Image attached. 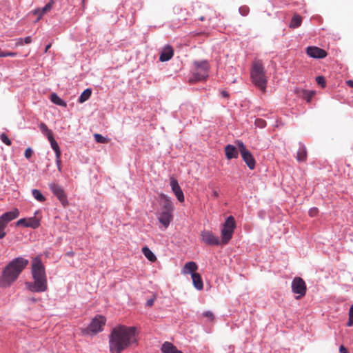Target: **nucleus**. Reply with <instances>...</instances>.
Instances as JSON below:
<instances>
[{"label":"nucleus","mask_w":353,"mask_h":353,"mask_svg":"<svg viewBox=\"0 0 353 353\" xmlns=\"http://www.w3.org/2000/svg\"><path fill=\"white\" fill-rule=\"evenodd\" d=\"M318 214V209L316 208H312L309 210V215L312 217L315 216Z\"/></svg>","instance_id":"nucleus-40"},{"label":"nucleus","mask_w":353,"mask_h":353,"mask_svg":"<svg viewBox=\"0 0 353 353\" xmlns=\"http://www.w3.org/2000/svg\"><path fill=\"white\" fill-rule=\"evenodd\" d=\"M38 213V211H36L34 213V215H36Z\"/></svg>","instance_id":"nucleus-58"},{"label":"nucleus","mask_w":353,"mask_h":353,"mask_svg":"<svg viewBox=\"0 0 353 353\" xmlns=\"http://www.w3.org/2000/svg\"><path fill=\"white\" fill-rule=\"evenodd\" d=\"M346 83L351 88H353V81L352 80H348L346 81Z\"/></svg>","instance_id":"nucleus-50"},{"label":"nucleus","mask_w":353,"mask_h":353,"mask_svg":"<svg viewBox=\"0 0 353 353\" xmlns=\"http://www.w3.org/2000/svg\"><path fill=\"white\" fill-rule=\"evenodd\" d=\"M56 161V165L57 166V169L59 172H61V160H58V161Z\"/></svg>","instance_id":"nucleus-46"},{"label":"nucleus","mask_w":353,"mask_h":353,"mask_svg":"<svg viewBox=\"0 0 353 353\" xmlns=\"http://www.w3.org/2000/svg\"><path fill=\"white\" fill-rule=\"evenodd\" d=\"M221 96H222L223 97H225V98H226V97H229V94H228V92L227 91H225V90L221 91Z\"/></svg>","instance_id":"nucleus-48"},{"label":"nucleus","mask_w":353,"mask_h":353,"mask_svg":"<svg viewBox=\"0 0 353 353\" xmlns=\"http://www.w3.org/2000/svg\"><path fill=\"white\" fill-rule=\"evenodd\" d=\"M170 185L172 191L176 196L178 201L179 202H183L184 201V194H183V192L181 187L179 185L177 180L173 177H171L170 181Z\"/></svg>","instance_id":"nucleus-12"},{"label":"nucleus","mask_w":353,"mask_h":353,"mask_svg":"<svg viewBox=\"0 0 353 353\" xmlns=\"http://www.w3.org/2000/svg\"><path fill=\"white\" fill-rule=\"evenodd\" d=\"M106 319L103 316L99 315L92 319L90 322L88 330L92 333H98L103 330V327L105 324Z\"/></svg>","instance_id":"nucleus-11"},{"label":"nucleus","mask_w":353,"mask_h":353,"mask_svg":"<svg viewBox=\"0 0 353 353\" xmlns=\"http://www.w3.org/2000/svg\"><path fill=\"white\" fill-rule=\"evenodd\" d=\"M194 65L198 71L193 73L194 81H201L208 77L209 63L207 61H194Z\"/></svg>","instance_id":"nucleus-6"},{"label":"nucleus","mask_w":353,"mask_h":353,"mask_svg":"<svg viewBox=\"0 0 353 353\" xmlns=\"http://www.w3.org/2000/svg\"><path fill=\"white\" fill-rule=\"evenodd\" d=\"M0 139L3 143H4L7 145H10L12 143L10 139L5 134H1L0 135Z\"/></svg>","instance_id":"nucleus-33"},{"label":"nucleus","mask_w":353,"mask_h":353,"mask_svg":"<svg viewBox=\"0 0 353 353\" xmlns=\"http://www.w3.org/2000/svg\"><path fill=\"white\" fill-rule=\"evenodd\" d=\"M201 239L202 242L208 245H219L222 243L219 236L214 234L212 231L207 230L201 232Z\"/></svg>","instance_id":"nucleus-9"},{"label":"nucleus","mask_w":353,"mask_h":353,"mask_svg":"<svg viewBox=\"0 0 353 353\" xmlns=\"http://www.w3.org/2000/svg\"><path fill=\"white\" fill-rule=\"evenodd\" d=\"M198 269V266L196 263L194 261H190L185 264L184 267L182 270V273L184 274H190L191 276L192 274H197L195 272Z\"/></svg>","instance_id":"nucleus-19"},{"label":"nucleus","mask_w":353,"mask_h":353,"mask_svg":"<svg viewBox=\"0 0 353 353\" xmlns=\"http://www.w3.org/2000/svg\"><path fill=\"white\" fill-rule=\"evenodd\" d=\"M28 263L29 261L22 256L13 259L3 270V282L10 285L18 279Z\"/></svg>","instance_id":"nucleus-3"},{"label":"nucleus","mask_w":353,"mask_h":353,"mask_svg":"<svg viewBox=\"0 0 353 353\" xmlns=\"http://www.w3.org/2000/svg\"><path fill=\"white\" fill-rule=\"evenodd\" d=\"M40 225V221L35 216L30 217L28 219L26 228H31L32 229L38 228Z\"/></svg>","instance_id":"nucleus-26"},{"label":"nucleus","mask_w":353,"mask_h":353,"mask_svg":"<svg viewBox=\"0 0 353 353\" xmlns=\"http://www.w3.org/2000/svg\"><path fill=\"white\" fill-rule=\"evenodd\" d=\"M307 54L314 59H322L327 56V52L318 47L309 46L306 49Z\"/></svg>","instance_id":"nucleus-13"},{"label":"nucleus","mask_w":353,"mask_h":353,"mask_svg":"<svg viewBox=\"0 0 353 353\" xmlns=\"http://www.w3.org/2000/svg\"><path fill=\"white\" fill-rule=\"evenodd\" d=\"M54 4V1L50 0L48 2V3H46V6L42 9H41V14L39 15V17L37 19V21H39L47 12L50 11L52 8Z\"/></svg>","instance_id":"nucleus-24"},{"label":"nucleus","mask_w":353,"mask_h":353,"mask_svg":"<svg viewBox=\"0 0 353 353\" xmlns=\"http://www.w3.org/2000/svg\"><path fill=\"white\" fill-rule=\"evenodd\" d=\"M316 83L324 88L326 85L325 78L323 76H318L316 78Z\"/></svg>","instance_id":"nucleus-34"},{"label":"nucleus","mask_w":353,"mask_h":353,"mask_svg":"<svg viewBox=\"0 0 353 353\" xmlns=\"http://www.w3.org/2000/svg\"><path fill=\"white\" fill-rule=\"evenodd\" d=\"M31 273L34 282H26V286L32 292H43L48 289L46 268L40 256L34 257L32 260Z\"/></svg>","instance_id":"nucleus-2"},{"label":"nucleus","mask_w":353,"mask_h":353,"mask_svg":"<svg viewBox=\"0 0 353 353\" xmlns=\"http://www.w3.org/2000/svg\"><path fill=\"white\" fill-rule=\"evenodd\" d=\"M236 143L244 162L250 170L254 169L256 162L251 152L246 148L241 141L238 140Z\"/></svg>","instance_id":"nucleus-7"},{"label":"nucleus","mask_w":353,"mask_h":353,"mask_svg":"<svg viewBox=\"0 0 353 353\" xmlns=\"http://www.w3.org/2000/svg\"><path fill=\"white\" fill-rule=\"evenodd\" d=\"M203 315L211 319H214V314L211 311H205L203 313Z\"/></svg>","instance_id":"nucleus-41"},{"label":"nucleus","mask_w":353,"mask_h":353,"mask_svg":"<svg viewBox=\"0 0 353 353\" xmlns=\"http://www.w3.org/2000/svg\"><path fill=\"white\" fill-rule=\"evenodd\" d=\"M19 216V211L17 208H14L11 211L6 212L0 216L1 220L4 223L8 224L9 222L17 219Z\"/></svg>","instance_id":"nucleus-15"},{"label":"nucleus","mask_w":353,"mask_h":353,"mask_svg":"<svg viewBox=\"0 0 353 353\" xmlns=\"http://www.w3.org/2000/svg\"><path fill=\"white\" fill-rule=\"evenodd\" d=\"M23 41L26 44H29L32 42V37L30 36H28L23 39Z\"/></svg>","instance_id":"nucleus-44"},{"label":"nucleus","mask_w":353,"mask_h":353,"mask_svg":"<svg viewBox=\"0 0 353 353\" xmlns=\"http://www.w3.org/2000/svg\"><path fill=\"white\" fill-rule=\"evenodd\" d=\"M212 196L213 197H214V198H217V197H219V193H218V192H217V191H216V190L213 191V192H212Z\"/></svg>","instance_id":"nucleus-51"},{"label":"nucleus","mask_w":353,"mask_h":353,"mask_svg":"<svg viewBox=\"0 0 353 353\" xmlns=\"http://www.w3.org/2000/svg\"><path fill=\"white\" fill-rule=\"evenodd\" d=\"M6 57V52L0 51V57Z\"/></svg>","instance_id":"nucleus-52"},{"label":"nucleus","mask_w":353,"mask_h":353,"mask_svg":"<svg viewBox=\"0 0 353 353\" xmlns=\"http://www.w3.org/2000/svg\"><path fill=\"white\" fill-rule=\"evenodd\" d=\"M161 350L163 353H183L181 350H179L172 343L168 341L163 343Z\"/></svg>","instance_id":"nucleus-20"},{"label":"nucleus","mask_w":353,"mask_h":353,"mask_svg":"<svg viewBox=\"0 0 353 353\" xmlns=\"http://www.w3.org/2000/svg\"><path fill=\"white\" fill-rule=\"evenodd\" d=\"M50 100L51 101L57 105H59V106H61V107H66L67 106V103L66 102L63 100L62 99H61L58 95L57 94H56L55 92H53L50 95Z\"/></svg>","instance_id":"nucleus-23"},{"label":"nucleus","mask_w":353,"mask_h":353,"mask_svg":"<svg viewBox=\"0 0 353 353\" xmlns=\"http://www.w3.org/2000/svg\"><path fill=\"white\" fill-rule=\"evenodd\" d=\"M31 301H32V302H36V301H37V299H34V298H32V299H31Z\"/></svg>","instance_id":"nucleus-57"},{"label":"nucleus","mask_w":353,"mask_h":353,"mask_svg":"<svg viewBox=\"0 0 353 353\" xmlns=\"http://www.w3.org/2000/svg\"><path fill=\"white\" fill-rule=\"evenodd\" d=\"M157 218L159 221L164 226V228H167L172 221V212L161 210V212L157 214Z\"/></svg>","instance_id":"nucleus-14"},{"label":"nucleus","mask_w":353,"mask_h":353,"mask_svg":"<svg viewBox=\"0 0 353 353\" xmlns=\"http://www.w3.org/2000/svg\"><path fill=\"white\" fill-rule=\"evenodd\" d=\"M51 44H48L46 46L45 52H47L48 49L50 48Z\"/></svg>","instance_id":"nucleus-53"},{"label":"nucleus","mask_w":353,"mask_h":353,"mask_svg":"<svg viewBox=\"0 0 353 353\" xmlns=\"http://www.w3.org/2000/svg\"><path fill=\"white\" fill-rule=\"evenodd\" d=\"M235 228L234 218L232 216H228L221 230V243L223 244H227L232 239Z\"/></svg>","instance_id":"nucleus-5"},{"label":"nucleus","mask_w":353,"mask_h":353,"mask_svg":"<svg viewBox=\"0 0 353 353\" xmlns=\"http://www.w3.org/2000/svg\"><path fill=\"white\" fill-rule=\"evenodd\" d=\"M92 90L90 88L85 89L80 95L79 98V103H83L86 101L91 96Z\"/></svg>","instance_id":"nucleus-28"},{"label":"nucleus","mask_w":353,"mask_h":353,"mask_svg":"<svg viewBox=\"0 0 353 353\" xmlns=\"http://www.w3.org/2000/svg\"><path fill=\"white\" fill-rule=\"evenodd\" d=\"M204 19H205V18H204V17H203V16H200V17H198V19H199V20H200V21H203L204 20Z\"/></svg>","instance_id":"nucleus-54"},{"label":"nucleus","mask_w":353,"mask_h":353,"mask_svg":"<svg viewBox=\"0 0 353 353\" xmlns=\"http://www.w3.org/2000/svg\"><path fill=\"white\" fill-rule=\"evenodd\" d=\"M33 13L34 14H38V16L41 14V9L40 8H37L35 10H33Z\"/></svg>","instance_id":"nucleus-49"},{"label":"nucleus","mask_w":353,"mask_h":353,"mask_svg":"<svg viewBox=\"0 0 353 353\" xmlns=\"http://www.w3.org/2000/svg\"><path fill=\"white\" fill-rule=\"evenodd\" d=\"M299 145V147L296 152V160L298 161H305L307 159L306 147L301 142H300Z\"/></svg>","instance_id":"nucleus-21"},{"label":"nucleus","mask_w":353,"mask_h":353,"mask_svg":"<svg viewBox=\"0 0 353 353\" xmlns=\"http://www.w3.org/2000/svg\"><path fill=\"white\" fill-rule=\"evenodd\" d=\"M32 194L33 197L39 202H44L46 201L45 196L42 194L40 190L37 189H33L32 190Z\"/></svg>","instance_id":"nucleus-30"},{"label":"nucleus","mask_w":353,"mask_h":353,"mask_svg":"<svg viewBox=\"0 0 353 353\" xmlns=\"http://www.w3.org/2000/svg\"><path fill=\"white\" fill-rule=\"evenodd\" d=\"M39 128L41 130V132L47 137V138L48 139L49 137H52V132L51 130H50L47 125L44 123H41L39 125Z\"/></svg>","instance_id":"nucleus-29"},{"label":"nucleus","mask_w":353,"mask_h":353,"mask_svg":"<svg viewBox=\"0 0 353 353\" xmlns=\"http://www.w3.org/2000/svg\"><path fill=\"white\" fill-rule=\"evenodd\" d=\"M54 152L55 153V158H56L55 161L61 160V150L59 149L58 150H55Z\"/></svg>","instance_id":"nucleus-42"},{"label":"nucleus","mask_w":353,"mask_h":353,"mask_svg":"<svg viewBox=\"0 0 353 353\" xmlns=\"http://www.w3.org/2000/svg\"><path fill=\"white\" fill-rule=\"evenodd\" d=\"M27 222H28V219H25V218H23V219H21L19 220H18L16 223V225H23L24 227H26V224H27Z\"/></svg>","instance_id":"nucleus-39"},{"label":"nucleus","mask_w":353,"mask_h":353,"mask_svg":"<svg viewBox=\"0 0 353 353\" xmlns=\"http://www.w3.org/2000/svg\"><path fill=\"white\" fill-rule=\"evenodd\" d=\"M194 287L197 290H201L203 288V283L201 279V275L197 274H192L191 276Z\"/></svg>","instance_id":"nucleus-22"},{"label":"nucleus","mask_w":353,"mask_h":353,"mask_svg":"<svg viewBox=\"0 0 353 353\" xmlns=\"http://www.w3.org/2000/svg\"><path fill=\"white\" fill-rule=\"evenodd\" d=\"M250 79L256 87L262 92H265L268 79L265 76L264 66L261 61L256 60L253 62L250 70Z\"/></svg>","instance_id":"nucleus-4"},{"label":"nucleus","mask_w":353,"mask_h":353,"mask_svg":"<svg viewBox=\"0 0 353 353\" xmlns=\"http://www.w3.org/2000/svg\"><path fill=\"white\" fill-rule=\"evenodd\" d=\"M172 56L173 49L170 46L168 45L163 48L159 57V60L162 62H165L169 61Z\"/></svg>","instance_id":"nucleus-16"},{"label":"nucleus","mask_w":353,"mask_h":353,"mask_svg":"<svg viewBox=\"0 0 353 353\" xmlns=\"http://www.w3.org/2000/svg\"><path fill=\"white\" fill-rule=\"evenodd\" d=\"M239 11L242 16H247L249 13V8L247 6H241L239 8Z\"/></svg>","instance_id":"nucleus-36"},{"label":"nucleus","mask_w":353,"mask_h":353,"mask_svg":"<svg viewBox=\"0 0 353 353\" xmlns=\"http://www.w3.org/2000/svg\"><path fill=\"white\" fill-rule=\"evenodd\" d=\"M347 326H353V305H351L349 310V319L348 321L347 322Z\"/></svg>","instance_id":"nucleus-32"},{"label":"nucleus","mask_w":353,"mask_h":353,"mask_svg":"<svg viewBox=\"0 0 353 353\" xmlns=\"http://www.w3.org/2000/svg\"><path fill=\"white\" fill-rule=\"evenodd\" d=\"M32 154H33L32 150L30 148H28L25 150L24 155H25L26 158L30 159L32 157Z\"/></svg>","instance_id":"nucleus-38"},{"label":"nucleus","mask_w":353,"mask_h":353,"mask_svg":"<svg viewBox=\"0 0 353 353\" xmlns=\"http://www.w3.org/2000/svg\"><path fill=\"white\" fill-rule=\"evenodd\" d=\"M22 41H23V39H22V38L19 39V40H18V43H19V44L22 45Z\"/></svg>","instance_id":"nucleus-55"},{"label":"nucleus","mask_w":353,"mask_h":353,"mask_svg":"<svg viewBox=\"0 0 353 353\" xmlns=\"http://www.w3.org/2000/svg\"><path fill=\"white\" fill-rule=\"evenodd\" d=\"M292 291L299 294V297L305 296L306 293V285L305 281L300 277H295L292 281Z\"/></svg>","instance_id":"nucleus-10"},{"label":"nucleus","mask_w":353,"mask_h":353,"mask_svg":"<svg viewBox=\"0 0 353 353\" xmlns=\"http://www.w3.org/2000/svg\"><path fill=\"white\" fill-rule=\"evenodd\" d=\"M160 197L163 202L161 210L173 212L174 206L170 198L164 194H161Z\"/></svg>","instance_id":"nucleus-18"},{"label":"nucleus","mask_w":353,"mask_h":353,"mask_svg":"<svg viewBox=\"0 0 353 353\" xmlns=\"http://www.w3.org/2000/svg\"><path fill=\"white\" fill-rule=\"evenodd\" d=\"M73 254H74V253H73L72 252H68L67 253V255H68V256H73Z\"/></svg>","instance_id":"nucleus-56"},{"label":"nucleus","mask_w":353,"mask_h":353,"mask_svg":"<svg viewBox=\"0 0 353 353\" xmlns=\"http://www.w3.org/2000/svg\"><path fill=\"white\" fill-rule=\"evenodd\" d=\"M225 154L227 159H236L239 156V152L233 145L228 144L225 147Z\"/></svg>","instance_id":"nucleus-17"},{"label":"nucleus","mask_w":353,"mask_h":353,"mask_svg":"<svg viewBox=\"0 0 353 353\" xmlns=\"http://www.w3.org/2000/svg\"><path fill=\"white\" fill-rule=\"evenodd\" d=\"M142 252L150 261L154 262L157 260L154 254L148 247H143L142 248Z\"/></svg>","instance_id":"nucleus-25"},{"label":"nucleus","mask_w":353,"mask_h":353,"mask_svg":"<svg viewBox=\"0 0 353 353\" xmlns=\"http://www.w3.org/2000/svg\"><path fill=\"white\" fill-rule=\"evenodd\" d=\"M302 18L299 14H294L290 21V27L296 28L301 25Z\"/></svg>","instance_id":"nucleus-27"},{"label":"nucleus","mask_w":353,"mask_h":353,"mask_svg":"<svg viewBox=\"0 0 353 353\" xmlns=\"http://www.w3.org/2000/svg\"><path fill=\"white\" fill-rule=\"evenodd\" d=\"M48 139L50 141L51 148L54 151L58 150L59 149H60L57 142L55 141L53 136L49 137Z\"/></svg>","instance_id":"nucleus-31"},{"label":"nucleus","mask_w":353,"mask_h":353,"mask_svg":"<svg viewBox=\"0 0 353 353\" xmlns=\"http://www.w3.org/2000/svg\"><path fill=\"white\" fill-rule=\"evenodd\" d=\"M255 124L257 127L263 128L266 125V122L261 119H257L255 121Z\"/></svg>","instance_id":"nucleus-37"},{"label":"nucleus","mask_w":353,"mask_h":353,"mask_svg":"<svg viewBox=\"0 0 353 353\" xmlns=\"http://www.w3.org/2000/svg\"><path fill=\"white\" fill-rule=\"evenodd\" d=\"M154 302V299H150L147 300L145 305L148 307H151L153 305Z\"/></svg>","instance_id":"nucleus-43"},{"label":"nucleus","mask_w":353,"mask_h":353,"mask_svg":"<svg viewBox=\"0 0 353 353\" xmlns=\"http://www.w3.org/2000/svg\"><path fill=\"white\" fill-rule=\"evenodd\" d=\"M339 352L341 353H347L348 352L347 349L346 347H345L343 345L340 346Z\"/></svg>","instance_id":"nucleus-45"},{"label":"nucleus","mask_w":353,"mask_h":353,"mask_svg":"<svg viewBox=\"0 0 353 353\" xmlns=\"http://www.w3.org/2000/svg\"><path fill=\"white\" fill-rule=\"evenodd\" d=\"M94 139L97 143H103L106 141V139L104 137H103L101 134H95Z\"/></svg>","instance_id":"nucleus-35"},{"label":"nucleus","mask_w":353,"mask_h":353,"mask_svg":"<svg viewBox=\"0 0 353 353\" xmlns=\"http://www.w3.org/2000/svg\"><path fill=\"white\" fill-rule=\"evenodd\" d=\"M17 53L13 52H6V57H16Z\"/></svg>","instance_id":"nucleus-47"},{"label":"nucleus","mask_w":353,"mask_h":353,"mask_svg":"<svg viewBox=\"0 0 353 353\" xmlns=\"http://www.w3.org/2000/svg\"><path fill=\"white\" fill-rule=\"evenodd\" d=\"M49 188L63 206L68 204L67 195L63 188L60 185L55 183H51L49 184Z\"/></svg>","instance_id":"nucleus-8"},{"label":"nucleus","mask_w":353,"mask_h":353,"mask_svg":"<svg viewBox=\"0 0 353 353\" xmlns=\"http://www.w3.org/2000/svg\"><path fill=\"white\" fill-rule=\"evenodd\" d=\"M136 327L118 325L114 327L109 336L111 353H121L132 343L137 342Z\"/></svg>","instance_id":"nucleus-1"}]
</instances>
